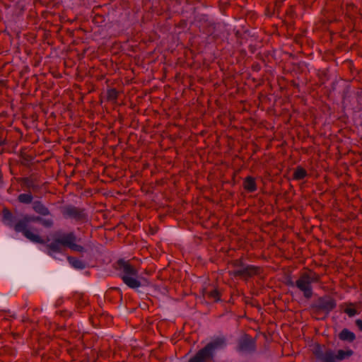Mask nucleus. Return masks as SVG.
I'll return each mask as SVG.
<instances>
[{
    "instance_id": "1",
    "label": "nucleus",
    "mask_w": 362,
    "mask_h": 362,
    "mask_svg": "<svg viewBox=\"0 0 362 362\" xmlns=\"http://www.w3.org/2000/svg\"><path fill=\"white\" fill-rule=\"evenodd\" d=\"M116 269L118 272L119 276L130 288H139L144 285L141 280L146 281V279L139 277L138 270L128 261L119 259L117 262Z\"/></svg>"
},
{
    "instance_id": "2",
    "label": "nucleus",
    "mask_w": 362,
    "mask_h": 362,
    "mask_svg": "<svg viewBox=\"0 0 362 362\" xmlns=\"http://www.w3.org/2000/svg\"><path fill=\"white\" fill-rule=\"evenodd\" d=\"M320 280V276L318 274L308 270L301 273L295 283H292V286H295L302 292L305 298L310 299L313 294V284L319 282Z\"/></svg>"
},
{
    "instance_id": "3",
    "label": "nucleus",
    "mask_w": 362,
    "mask_h": 362,
    "mask_svg": "<svg viewBox=\"0 0 362 362\" xmlns=\"http://www.w3.org/2000/svg\"><path fill=\"white\" fill-rule=\"evenodd\" d=\"M42 218L39 216H25L23 219L18 221L13 226L14 230L19 233H23V235L31 242L36 243H44L43 239L37 234L35 229L33 231L28 228V225L30 222L40 221Z\"/></svg>"
},
{
    "instance_id": "4",
    "label": "nucleus",
    "mask_w": 362,
    "mask_h": 362,
    "mask_svg": "<svg viewBox=\"0 0 362 362\" xmlns=\"http://www.w3.org/2000/svg\"><path fill=\"white\" fill-rule=\"evenodd\" d=\"M226 339L223 337H217L201 349L189 362H206L212 357L213 353L216 349H220L226 346Z\"/></svg>"
},
{
    "instance_id": "5",
    "label": "nucleus",
    "mask_w": 362,
    "mask_h": 362,
    "mask_svg": "<svg viewBox=\"0 0 362 362\" xmlns=\"http://www.w3.org/2000/svg\"><path fill=\"white\" fill-rule=\"evenodd\" d=\"M58 239L63 247H67L74 251H83V247L76 243V238L73 233L62 234L58 237Z\"/></svg>"
},
{
    "instance_id": "6",
    "label": "nucleus",
    "mask_w": 362,
    "mask_h": 362,
    "mask_svg": "<svg viewBox=\"0 0 362 362\" xmlns=\"http://www.w3.org/2000/svg\"><path fill=\"white\" fill-rule=\"evenodd\" d=\"M260 269L253 265H247L242 268L235 269L233 272L234 276H240L243 278L251 277L254 275L257 274L259 272Z\"/></svg>"
},
{
    "instance_id": "7",
    "label": "nucleus",
    "mask_w": 362,
    "mask_h": 362,
    "mask_svg": "<svg viewBox=\"0 0 362 362\" xmlns=\"http://www.w3.org/2000/svg\"><path fill=\"white\" fill-rule=\"evenodd\" d=\"M314 353L316 358L321 362H336L334 361V353L331 350L323 352L318 346Z\"/></svg>"
},
{
    "instance_id": "8",
    "label": "nucleus",
    "mask_w": 362,
    "mask_h": 362,
    "mask_svg": "<svg viewBox=\"0 0 362 362\" xmlns=\"http://www.w3.org/2000/svg\"><path fill=\"white\" fill-rule=\"evenodd\" d=\"M318 307L320 309L329 313L336 307V302L330 297L321 298L318 300Z\"/></svg>"
},
{
    "instance_id": "9",
    "label": "nucleus",
    "mask_w": 362,
    "mask_h": 362,
    "mask_svg": "<svg viewBox=\"0 0 362 362\" xmlns=\"http://www.w3.org/2000/svg\"><path fill=\"white\" fill-rule=\"evenodd\" d=\"M47 247L49 249L48 254L51 256H53L54 253L56 252H62L63 245L58 239V238H55V240L47 245Z\"/></svg>"
},
{
    "instance_id": "10",
    "label": "nucleus",
    "mask_w": 362,
    "mask_h": 362,
    "mask_svg": "<svg viewBox=\"0 0 362 362\" xmlns=\"http://www.w3.org/2000/svg\"><path fill=\"white\" fill-rule=\"evenodd\" d=\"M33 208L36 213L41 215L47 216L49 214V209L41 202H34L33 204Z\"/></svg>"
},
{
    "instance_id": "11",
    "label": "nucleus",
    "mask_w": 362,
    "mask_h": 362,
    "mask_svg": "<svg viewBox=\"0 0 362 362\" xmlns=\"http://www.w3.org/2000/svg\"><path fill=\"white\" fill-rule=\"evenodd\" d=\"M245 190L249 192H253L257 190V185L255 180L252 177H247L243 182Z\"/></svg>"
},
{
    "instance_id": "12",
    "label": "nucleus",
    "mask_w": 362,
    "mask_h": 362,
    "mask_svg": "<svg viewBox=\"0 0 362 362\" xmlns=\"http://www.w3.org/2000/svg\"><path fill=\"white\" fill-rule=\"evenodd\" d=\"M339 337L342 341H347L349 342L353 341L356 339V335L354 332L347 329H344L339 333Z\"/></svg>"
},
{
    "instance_id": "13",
    "label": "nucleus",
    "mask_w": 362,
    "mask_h": 362,
    "mask_svg": "<svg viewBox=\"0 0 362 362\" xmlns=\"http://www.w3.org/2000/svg\"><path fill=\"white\" fill-rule=\"evenodd\" d=\"M354 352L351 349L346 351L338 350L337 354H334V361H336V359L339 361L344 360V358H349L351 356H352Z\"/></svg>"
},
{
    "instance_id": "14",
    "label": "nucleus",
    "mask_w": 362,
    "mask_h": 362,
    "mask_svg": "<svg viewBox=\"0 0 362 362\" xmlns=\"http://www.w3.org/2000/svg\"><path fill=\"white\" fill-rule=\"evenodd\" d=\"M307 176V172L306 170L301 168V167H297L293 173V179L300 180L303 178H305Z\"/></svg>"
},
{
    "instance_id": "15",
    "label": "nucleus",
    "mask_w": 362,
    "mask_h": 362,
    "mask_svg": "<svg viewBox=\"0 0 362 362\" xmlns=\"http://www.w3.org/2000/svg\"><path fill=\"white\" fill-rule=\"evenodd\" d=\"M3 221L5 224L12 226L13 224V216L12 214L6 209L3 211Z\"/></svg>"
},
{
    "instance_id": "16",
    "label": "nucleus",
    "mask_w": 362,
    "mask_h": 362,
    "mask_svg": "<svg viewBox=\"0 0 362 362\" xmlns=\"http://www.w3.org/2000/svg\"><path fill=\"white\" fill-rule=\"evenodd\" d=\"M68 261L69 264L76 269H83L85 267V264L83 262L78 259L68 257Z\"/></svg>"
},
{
    "instance_id": "17",
    "label": "nucleus",
    "mask_w": 362,
    "mask_h": 362,
    "mask_svg": "<svg viewBox=\"0 0 362 362\" xmlns=\"http://www.w3.org/2000/svg\"><path fill=\"white\" fill-rule=\"evenodd\" d=\"M344 312L349 317H354L358 313L354 308V304L351 303L346 304V308H344Z\"/></svg>"
},
{
    "instance_id": "18",
    "label": "nucleus",
    "mask_w": 362,
    "mask_h": 362,
    "mask_svg": "<svg viewBox=\"0 0 362 362\" xmlns=\"http://www.w3.org/2000/svg\"><path fill=\"white\" fill-rule=\"evenodd\" d=\"M253 342L250 339H244L240 344V349L247 351L253 349Z\"/></svg>"
},
{
    "instance_id": "19",
    "label": "nucleus",
    "mask_w": 362,
    "mask_h": 362,
    "mask_svg": "<svg viewBox=\"0 0 362 362\" xmlns=\"http://www.w3.org/2000/svg\"><path fill=\"white\" fill-rule=\"evenodd\" d=\"M33 200V196L30 193L21 194L18 196V201L24 204H30Z\"/></svg>"
},
{
    "instance_id": "20",
    "label": "nucleus",
    "mask_w": 362,
    "mask_h": 362,
    "mask_svg": "<svg viewBox=\"0 0 362 362\" xmlns=\"http://www.w3.org/2000/svg\"><path fill=\"white\" fill-rule=\"evenodd\" d=\"M205 296L215 302L220 299L219 293L216 289L206 292Z\"/></svg>"
},
{
    "instance_id": "21",
    "label": "nucleus",
    "mask_w": 362,
    "mask_h": 362,
    "mask_svg": "<svg viewBox=\"0 0 362 362\" xmlns=\"http://www.w3.org/2000/svg\"><path fill=\"white\" fill-rule=\"evenodd\" d=\"M118 97V92L115 88H111L107 91V98L108 100L115 101Z\"/></svg>"
},
{
    "instance_id": "22",
    "label": "nucleus",
    "mask_w": 362,
    "mask_h": 362,
    "mask_svg": "<svg viewBox=\"0 0 362 362\" xmlns=\"http://www.w3.org/2000/svg\"><path fill=\"white\" fill-rule=\"evenodd\" d=\"M40 222L46 228H50L53 225V221L52 219L42 218V220Z\"/></svg>"
},
{
    "instance_id": "23",
    "label": "nucleus",
    "mask_w": 362,
    "mask_h": 362,
    "mask_svg": "<svg viewBox=\"0 0 362 362\" xmlns=\"http://www.w3.org/2000/svg\"><path fill=\"white\" fill-rule=\"evenodd\" d=\"M356 324L358 326V329L362 331V319H358L356 320Z\"/></svg>"
},
{
    "instance_id": "24",
    "label": "nucleus",
    "mask_w": 362,
    "mask_h": 362,
    "mask_svg": "<svg viewBox=\"0 0 362 362\" xmlns=\"http://www.w3.org/2000/svg\"><path fill=\"white\" fill-rule=\"evenodd\" d=\"M3 142L0 140V146H1Z\"/></svg>"
}]
</instances>
